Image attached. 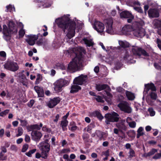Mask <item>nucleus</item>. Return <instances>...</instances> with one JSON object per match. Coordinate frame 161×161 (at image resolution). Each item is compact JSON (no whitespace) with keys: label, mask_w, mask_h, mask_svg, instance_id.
Returning <instances> with one entry per match:
<instances>
[{"label":"nucleus","mask_w":161,"mask_h":161,"mask_svg":"<svg viewBox=\"0 0 161 161\" xmlns=\"http://www.w3.org/2000/svg\"><path fill=\"white\" fill-rule=\"evenodd\" d=\"M42 88H43L42 87H39L38 86H35L34 88V90H35V91L36 92V93H37Z\"/></svg>","instance_id":"nucleus-58"},{"label":"nucleus","mask_w":161,"mask_h":161,"mask_svg":"<svg viewBox=\"0 0 161 161\" xmlns=\"http://www.w3.org/2000/svg\"><path fill=\"white\" fill-rule=\"evenodd\" d=\"M91 115L94 117H97L99 120L101 121L103 119V116L102 115L101 113L98 110H96L91 113Z\"/></svg>","instance_id":"nucleus-19"},{"label":"nucleus","mask_w":161,"mask_h":161,"mask_svg":"<svg viewBox=\"0 0 161 161\" xmlns=\"http://www.w3.org/2000/svg\"><path fill=\"white\" fill-rule=\"evenodd\" d=\"M29 145L27 144H25L23 146L21 152H25L28 148Z\"/></svg>","instance_id":"nucleus-45"},{"label":"nucleus","mask_w":161,"mask_h":161,"mask_svg":"<svg viewBox=\"0 0 161 161\" xmlns=\"http://www.w3.org/2000/svg\"><path fill=\"white\" fill-rule=\"evenodd\" d=\"M83 54L81 52L76 53V56L68 64V69L71 72H75L81 69L82 67Z\"/></svg>","instance_id":"nucleus-2"},{"label":"nucleus","mask_w":161,"mask_h":161,"mask_svg":"<svg viewBox=\"0 0 161 161\" xmlns=\"http://www.w3.org/2000/svg\"><path fill=\"white\" fill-rule=\"evenodd\" d=\"M128 135L130 137L134 138L136 136V132L134 130H130L128 133Z\"/></svg>","instance_id":"nucleus-38"},{"label":"nucleus","mask_w":161,"mask_h":161,"mask_svg":"<svg viewBox=\"0 0 161 161\" xmlns=\"http://www.w3.org/2000/svg\"><path fill=\"white\" fill-rule=\"evenodd\" d=\"M119 116L118 114L114 112L107 113L104 116L105 123L107 125H109L111 122H117L119 119Z\"/></svg>","instance_id":"nucleus-4"},{"label":"nucleus","mask_w":161,"mask_h":161,"mask_svg":"<svg viewBox=\"0 0 161 161\" xmlns=\"http://www.w3.org/2000/svg\"><path fill=\"white\" fill-rule=\"evenodd\" d=\"M4 66L5 69L12 71H15L19 68L17 63L11 61H7Z\"/></svg>","instance_id":"nucleus-5"},{"label":"nucleus","mask_w":161,"mask_h":161,"mask_svg":"<svg viewBox=\"0 0 161 161\" xmlns=\"http://www.w3.org/2000/svg\"><path fill=\"white\" fill-rule=\"evenodd\" d=\"M136 123L134 121H132L129 123V126L131 128H134L136 127Z\"/></svg>","instance_id":"nucleus-50"},{"label":"nucleus","mask_w":161,"mask_h":161,"mask_svg":"<svg viewBox=\"0 0 161 161\" xmlns=\"http://www.w3.org/2000/svg\"><path fill=\"white\" fill-rule=\"evenodd\" d=\"M31 135L32 139L35 141H39L42 136V133L37 130L32 131Z\"/></svg>","instance_id":"nucleus-14"},{"label":"nucleus","mask_w":161,"mask_h":161,"mask_svg":"<svg viewBox=\"0 0 161 161\" xmlns=\"http://www.w3.org/2000/svg\"><path fill=\"white\" fill-rule=\"evenodd\" d=\"M154 91L152 92L149 94V96H150L151 99L153 100H155L157 97V94L154 92Z\"/></svg>","instance_id":"nucleus-33"},{"label":"nucleus","mask_w":161,"mask_h":161,"mask_svg":"<svg viewBox=\"0 0 161 161\" xmlns=\"http://www.w3.org/2000/svg\"><path fill=\"white\" fill-rule=\"evenodd\" d=\"M161 158V153L156 154L153 157V158L154 159H160Z\"/></svg>","instance_id":"nucleus-49"},{"label":"nucleus","mask_w":161,"mask_h":161,"mask_svg":"<svg viewBox=\"0 0 161 161\" xmlns=\"http://www.w3.org/2000/svg\"><path fill=\"white\" fill-rule=\"evenodd\" d=\"M119 44L120 47L123 48L121 53V56L124 60H130L131 59L132 57L130 53V51L128 49H126V48L129 47H130V44L126 41H119Z\"/></svg>","instance_id":"nucleus-3"},{"label":"nucleus","mask_w":161,"mask_h":161,"mask_svg":"<svg viewBox=\"0 0 161 161\" xmlns=\"http://www.w3.org/2000/svg\"><path fill=\"white\" fill-rule=\"evenodd\" d=\"M0 56L3 58L6 57V53L4 51H0Z\"/></svg>","instance_id":"nucleus-64"},{"label":"nucleus","mask_w":161,"mask_h":161,"mask_svg":"<svg viewBox=\"0 0 161 161\" xmlns=\"http://www.w3.org/2000/svg\"><path fill=\"white\" fill-rule=\"evenodd\" d=\"M134 9L140 13L142 14L143 13V11L141 7H134Z\"/></svg>","instance_id":"nucleus-43"},{"label":"nucleus","mask_w":161,"mask_h":161,"mask_svg":"<svg viewBox=\"0 0 161 161\" xmlns=\"http://www.w3.org/2000/svg\"><path fill=\"white\" fill-rule=\"evenodd\" d=\"M36 151V149H33L29 151L28 152L25 153V155L29 157H32V154L34 153Z\"/></svg>","instance_id":"nucleus-35"},{"label":"nucleus","mask_w":161,"mask_h":161,"mask_svg":"<svg viewBox=\"0 0 161 161\" xmlns=\"http://www.w3.org/2000/svg\"><path fill=\"white\" fill-rule=\"evenodd\" d=\"M132 52L134 55L139 56L142 55L146 57L149 56V54L144 49L141 47H134L132 49Z\"/></svg>","instance_id":"nucleus-6"},{"label":"nucleus","mask_w":161,"mask_h":161,"mask_svg":"<svg viewBox=\"0 0 161 161\" xmlns=\"http://www.w3.org/2000/svg\"><path fill=\"white\" fill-rule=\"evenodd\" d=\"M112 25L113 22H110L107 23V25H106V32L108 33H110L112 31Z\"/></svg>","instance_id":"nucleus-29"},{"label":"nucleus","mask_w":161,"mask_h":161,"mask_svg":"<svg viewBox=\"0 0 161 161\" xmlns=\"http://www.w3.org/2000/svg\"><path fill=\"white\" fill-rule=\"evenodd\" d=\"M41 78V75L38 74L37 76V78L36 81H35V84L36 85L38 84L40 82Z\"/></svg>","instance_id":"nucleus-56"},{"label":"nucleus","mask_w":161,"mask_h":161,"mask_svg":"<svg viewBox=\"0 0 161 161\" xmlns=\"http://www.w3.org/2000/svg\"><path fill=\"white\" fill-rule=\"evenodd\" d=\"M25 34V30L23 29V28H21L19 32V38H22L23 37L24 35Z\"/></svg>","instance_id":"nucleus-39"},{"label":"nucleus","mask_w":161,"mask_h":161,"mask_svg":"<svg viewBox=\"0 0 161 161\" xmlns=\"http://www.w3.org/2000/svg\"><path fill=\"white\" fill-rule=\"evenodd\" d=\"M129 154L128 158H132L135 157V152L131 148L130 149Z\"/></svg>","instance_id":"nucleus-34"},{"label":"nucleus","mask_w":161,"mask_h":161,"mask_svg":"<svg viewBox=\"0 0 161 161\" xmlns=\"http://www.w3.org/2000/svg\"><path fill=\"white\" fill-rule=\"evenodd\" d=\"M120 110L125 112L130 113L131 112V109L129 106L128 103L126 101H122L118 105Z\"/></svg>","instance_id":"nucleus-8"},{"label":"nucleus","mask_w":161,"mask_h":161,"mask_svg":"<svg viewBox=\"0 0 161 161\" xmlns=\"http://www.w3.org/2000/svg\"><path fill=\"white\" fill-rule=\"evenodd\" d=\"M90 135L87 133H84L82 135V138L84 141V142L86 143L88 142H92V141H90L89 139Z\"/></svg>","instance_id":"nucleus-27"},{"label":"nucleus","mask_w":161,"mask_h":161,"mask_svg":"<svg viewBox=\"0 0 161 161\" xmlns=\"http://www.w3.org/2000/svg\"><path fill=\"white\" fill-rule=\"evenodd\" d=\"M49 152H47L42 151V158L44 159H47V158Z\"/></svg>","instance_id":"nucleus-41"},{"label":"nucleus","mask_w":161,"mask_h":161,"mask_svg":"<svg viewBox=\"0 0 161 161\" xmlns=\"http://www.w3.org/2000/svg\"><path fill=\"white\" fill-rule=\"evenodd\" d=\"M40 35V33H38L37 35L31 34L28 35V38L26 39V41L30 45L33 46L35 44L36 41L38 39Z\"/></svg>","instance_id":"nucleus-10"},{"label":"nucleus","mask_w":161,"mask_h":161,"mask_svg":"<svg viewBox=\"0 0 161 161\" xmlns=\"http://www.w3.org/2000/svg\"><path fill=\"white\" fill-rule=\"evenodd\" d=\"M148 14L150 18H158L159 16L158 10L155 8H150L148 11Z\"/></svg>","instance_id":"nucleus-13"},{"label":"nucleus","mask_w":161,"mask_h":161,"mask_svg":"<svg viewBox=\"0 0 161 161\" xmlns=\"http://www.w3.org/2000/svg\"><path fill=\"white\" fill-rule=\"evenodd\" d=\"M3 152H0V160H5L7 159V156H4V154Z\"/></svg>","instance_id":"nucleus-44"},{"label":"nucleus","mask_w":161,"mask_h":161,"mask_svg":"<svg viewBox=\"0 0 161 161\" xmlns=\"http://www.w3.org/2000/svg\"><path fill=\"white\" fill-rule=\"evenodd\" d=\"M93 27L98 32L101 33L103 32L105 27L104 25L102 23L98 21H95Z\"/></svg>","instance_id":"nucleus-11"},{"label":"nucleus","mask_w":161,"mask_h":161,"mask_svg":"<svg viewBox=\"0 0 161 161\" xmlns=\"http://www.w3.org/2000/svg\"><path fill=\"white\" fill-rule=\"evenodd\" d=\"M97 97L96 98L97 101L98 102L103 103L104 101L102 99V97L100 96H96Z\"/></svg>","instance_id":"nucleus-51"},{"label":"nucleus","mask_w":161,"mask_h":161,"mask_svg":"<svg viewBox=\"0 0 161 161\" xmlns=\"http://www.w3.org/2000/svg\"><path fill=\"white\" fill-rule=\"evenodd\" d=\"M4 39L7 42L10 41L11 39V35L9 32H4L3 33Z\"/></svg>","instance_id":"nucleus-31"},{"label":"nucleus","mask_w":161,"mask_h":161,"mask_svg":"<svg viewBox=\"0 0 161 161\" xmlns=\"http://www.w3.org/2000/svg\"><path fill=\"white\" fill-rule=\"evenodd\" d=\"M153 24L154 28L158 29L161 28V19H156L153 20Z\"/></svg>","instance_id":"nucleus-23"},{"label":"nucleus","mask_w":161,"mask_h":161,"mask_svg":"<svg viewBox=\"0 0 161 161\" xmlns=\"http://www.w3.org/2000/svg\"><path fill=\"white\" fill-rule=\"evenodd\" d=\"M68 121L67 120H63L61 122L60 126L62 127L63 131H66L67 130L66 127L68 125Z\"/></svg>","instance_id":"nucleus-26"},{"label":"nucleus","mask_w":161,"mask_h":161,"mask_svg":"<svg viewBox=\"0 0 161 161\" xmlns=\"http://www.w3.org/2000/svg\"><path fill=\"white\" fill-rule=\"evenodd\" d=\"M9 112V110L6 109L4 111L0 113V116L3 117L4 115L8 114Z\"/></svg>","instance_id":"nucleus-52"},{"label":"nucleus","mask_w":161,"mask_h":161,"mask_svg":"<svg viewBox=\"0 0 161 161\" xmlns=\"http://www.w3.org/2000/svg\"><path fill=\"white\" fill-rule=\"evenodd\" d=\"M7 11H9L11 12L13 10V9H15L14 7H13L11 5H9L7 6L6 7Z\"/></svg>","instance_id":"nucleus-54"},{"label":"nucleus","mask_w":161,"mask_h":161,"mask_svg":"<svg viewBox=\"0 0 161 161\" xmlns=\"http://www.w3.org/2000/svg\"><path fill=\"white\" fill-rule=\"evenodd\" d=\"M81 89V87L77 85H73L71 86L70 93H74L78 92Z\"/></svg>","instance_id":"nucleus-22"},{"label":"nucleus","mask_w":161,"mask_h":161,"mask_svg":"<svg viewBox=\"0 0 161 161\" xmlns=\"http://www.w3.org/2000/svg\"><path fill=\"white\" fill-rule=\"evenodd\" d=\"M3 33L4 32H10L9 28H8L7 26L5 25H3Z\"/></svg>","instance_id":"nucleus-57"},{"label":"nucleus","mask_w":161,"mask_h":161,"mask_svg":"<svg viewBox=\"0 0 161 161\" xmlns=\"http://www.w3.org/2000/svg\"><path fill=\"white\" fill-rule=\"evenodd\" d=\"M127 21L128 23H130L132 22L133 19L134 18V16L132 15L128 18Z\"/></svg>","instance_id":"nucleus-61"},{"label":"nucleus","mask_w":161,"mask_h":161,"mask_svg":"<svg viewBox=\"0 0 161 161\" xmlns=\"http://www.w3.org/2000/svg\"><path fill=\"white\" fill-rule=\"evenodd\" d=\"M118 127L119 129V131L124 134V133L123 132L122 130L126 131L127 128L126 126L123 124L119 125Z\"/></svg>","instance_id":"nucleus-32"},{"label":"nucleus","mask_w":161,"mask_h":161,"mask_svg":"<svg viewBox=\"0 0 161 161\" xmlns=\"http://www.w3.org/2000/svg\"><path fill=\"white\" fill-rule=\"evenodd\" d=\"M82 40L87 46L90 47L93 45V42H92L91 40H88L87 38H84L82 39Z\"/></svg>","instance_id":"nucleus-30"},{"label":"nucleus","mask_w":161,"mask_h":161,"mask_svg":"<svg viewBox=\"0 0 161 161\" xmlns=\"http://www.w3.org/2000/svg\"><path fill=\"white\" fill-rule=\"evenodd\" d=\"M43 39L42 38H41L39 39L36 42V44L38 46L40 45L43 44Z\"/></svg>","instance_id":"nucleus-59"},{"label":"nucleus","mask_w":161,"mask_h":161,"mask_svg":"<svg viewBox=\"0 0 161 161\" xmlns=\"http://www.w3.org/2000/svg\"><path fill=\"white\" fill-rule=\"evenodd\" d=\"M43 27H44V28L42 29V30L44 32L42 34V35H41V36H46L48 34V32L47 31V28L46 25H44Z\"/></svg>","instance_id":"nucleus-36"},{"label":"nucleus","mask_w":161,"mask_h":161,"mask_svg":"<svg viewBox=\"0 0 161 161\" xmlns=\"http://www.w3.org/2000/svg\"><path fill=\"white\" fill-rule=\"evenodd\" d=\"M67 83V81L62 79L57 80L55 83L54 90L58 92H61L62 87L65 86Z\"/></svg>","instance_id":"nucleus-9"},{"label":"nucleus","mask_w":161,"mask_h":161,"mask_svg":"<svg viewBox=\"0 0 161 161\" xmlns=\"http://www.w3.org/2000/svg\"><path fill=\"white\" fill-rule=\"evenodd\" d=\"M25 140L27 142H30V138L29 135H25Z\"/></svg>","instance_id":"nucleus-62"},{"label":"nucleus","mask_w":161,"mask_h":161,"mask_svg":"<svg viewBox=\"0 0 161 161\" xmlns=\"http://www.w3.org/2000/svg\"><path fill=\"white\" fill-rule=\"evenodd\" d=\"M61 99L59 97H54L50 99L47 105L50 108H53L59 103Z\"/></svg>","instance_id":"nucleus-12"},{"label":"nucleus","mask_w":161,"mask_h":161,"mask_svg":"<svg viewBox=\"0 0 161 161\" xmlns=\"http://www.w3.org/2000/svg\"><path fill=\"white\" fill-rule=\"evenodd\" d=\"M125 95L128 99L129 100H133L135 98L134 94L130 92L126 91Z\"/></svg>","instance_id":"nucleus-25"},{"label":"nucleus","mask_w":161,"mask_h":161,"mask_svg":"<svg viewBox=\"0 0 161 161\" xmlns=\"http://www.w3.org/2000/svg\"><path fill=\"white\" fill-rule=\"evenodd\" d=\"M87 76L86 75H81L80 76L75 77L74 80V84L82 85L86 83Z\"/></svg>","instance_id":"nucleus-7"},{"label":"nucleus","mask_w":161,"mask_h":161,"mask_svg":"<svg viewBox=\"0 0 161 161\" xmlns=\"http://www.w3.org/2000/svg\"><path fill=\"white\" fill-rule=\"evenodd\" d=\"M115 65L117 69H119L122 66V63L119 60L115 61Z\"/></svg>","instance_id":"nucleus-40"},{"label":"nucleus","mask_w":161,"mask_h":161,"mask_svg":"<svg viewBox=\"0 0 161 161\" xmlns=\"http://www.w3.org/2000/svg\"><path fill=\"white\" fill-rule=\"evenodd\" d=\"M42 125H43L42 123H40L39 125L37 124L31 125L27 127V129L29 131L34 130H38L41 129Z\"/></svg>","instance_id":"nucleus-18"},{"label":"nucleus","mask_w":161,"mask_h":161,"mask_svg":"<svg viewBox=\"0 0 161 161\" xmlns=\"http://www.w3.org/2000/svg\"><path fill=\"white\" fill-rule=\"evenodd\" d=\"M153 65L156 69L161 70V66L158 63L155 62L154 63Z\"/></svg>","instance_id":"nucleus-55"},{"label":"nucleus","mask_w":161,"mask_h":161,"mask_svg":"<svg viewBox=\"0 0 161 161\" xmlns=\"http://www.w3.org/2000/svg\"><path fill=\"white\" fill-rule=\"evenodd\" d=\"M37 93L39 97H43L44 96V92L43 88Z\"/></svg>","instance_id":"nucleus-48"},{"label":"nucleus","mask_w":161,"mask_h":161,"mask_svg":"<svg viewBox=\"0 0 161 161\" xmlns=\"http://www.w3.org/2000/svg\"><path fill=\"white\" fill-rule=\"evenodd\" d=\"M145 87L144 92H145L146 93H148L150 90L152 92L156 91V86L152 82L145 84Z\"/></svg>","instance_id":"nucleus-16"},{"label":"nucleus","mask_w":161,"mask_h":161,"mask_svg":"<svg viewBox=\"0 0 161 161\" xmlns=\"http://www.w3.org/2000/svg\"><path fill=\"white\" fill-rule=\"evenodd\" d=\"M130 6L132 7H134L135 5H140V3L136 1H130Z\"/></svg>","instance_id":"nucleus-37"},{"label":"nucleus","mask_w":161,"mask_h":161,"mask_svg":"<svg viewBox=\"0 0 161 161\" xmlns=\"http://www.w3.org/2000/svg\"><path fill=\"white\" fill-rule=\"evenodd\" d=\"M18 120L21 123V125L23 127H25L26 126L27 124V121L26 120H23L20 119H18Z\"/></svg>","instance_id":"nucleus-42"},{"label":"nucleus","mask_w":161,"mask_h":161,"mask_svg":"<svg viewBox=\"0 0 161 161\" xmlns=\"http://www.w3.org/2000/svg\"><path fill=\"white\" fill-rule=\"evenodd\" d=\"M95 87L96 90L98 91H100L105 89L108 91H111L110 86L106 84H96Z\"/></svg>","instance_id":"nucleus-15"},{"label":"nucleus","mask_w":161,"mask_h":161,"mask_svg":"<svg viewBox=\"0 0 161 161\" xmlns=\"http://www.w3.org/2000/svg\"><path fill=\"white\" fill-rule=\"evenodd\" d=\"M133 33L134 36L137 37H142L145 35V31L144 29H139L133 31Z\"/></svg>","instance_id":"nucleus-17"},{"label":"nucleus","mask_w":161,"mask_h":161,"mask_svg":"<svg viewBox=\"0 0 161 161\" xmlns=\"http://www.w3.org/2000/svg\"><path fill=\"white\" fill-rule=\"evenodd\" d=\"M148 111L149 112L151 116H153L155 115V112L153 110V109L152 108H149Z\"/></svg>","instance_id":"nucleus-47"},{"label":"nucleus","mask_w":161,"mask_h":161,"mask_svg":"<svg viewBox=\"0 0 161 161\" xmlns=\"http://www.w3.org/2000/svg\"><path fill=\"white\" fill-rule=\"evenodd\" d=\"M23 129L21 127H19L18 128V134L17 135V136H20L22 135L23 133Z\"/></svg>","instance_id":"nucleus-46"},{"label":"nucleus","mask_w":161,"mask_h":161,"mask_svg":"<svg viewBox=\"0 0 161 161\" xmlns=\"http://www.w3.org/2000/svg\"><path fill=\"white\" fill-rule=\"evenodd\" d=\"M78 128V127L76 126L71 127H69V130H70L72 131H75Z\"/></svg>","instance_id":"nucleus-60"},{"label":"nucleus","mask_w":161,"mask_h":161,"mask_svg":"<svg viewBox=\"0 0 161 161\" xmlns=\"http://www.w3.org/2000/svg\"><path fill=\"white\" fill-rule=\"evenodd\" d=\"M55 21L58 28H60L65 33L67 31L66 36L70 39L73 37L75 34L76 25L75 22L67 16H64L57 19Z\"/></svg>","instance_id":"nucleus-1"},{"label":"nucleus","mask_w":161,"mask_h":161,"mask_svg":"<svg viewBox=\"0 0 161 161\" xmlns=\"http://www.w3.org/2000/svg\"><path fill=\"white\" fill-rule=\"evenodd\" d=\"M8 27L10 32H16L17 29H16L15 23L12 21L9 22L8 24Z\"/></svg>","instance_id":"nucleus-21"},{"label":"nucleus","mask_w":161,"mask_h":161,"mask_svg":"<svg viewBox=\"0 0 161 161\" xmlns=\"http://www.w3.org/2000/svg\"><path fill=\"white\" fill-rule=\"evenodd\" d=\"M157 149L155 148H152L150 151L148 153H145L143 155L144 157H147L150 156L154 154L155 153L157 152Z\"/></svg>","instance_id":"nucleus-28"},{"label":"nucleus","mask_w":161,"mask_h":161,"mask_svg":"<svg viewBox=\"0 0 161 161\" xmlns=\"http://www.w3.org/2000/svg\"><path fill=\"white\" fill-rule=\"evenodd\" d=\"M157 44H158V47L161 50V40L158 39H157Z\"/></svg>","instance_id":"nucleus-63"},{"label":"nucleus","mask_w":161,"mask_h":161,"mask_svg":"<svg viewBox=\"0 0 161 161\" xmlns=\"http://www.w3.org/2000/svg\"><path fill=\"white\" fill-rule=\"evenodd\" d=\"M35 103V101L33 99H31L27 103V106L30 108H31L33 105Z\"/></svg>","instance_id":"nucleus-53"},{"label":"nucleus","mask_w":161,"mask_h":161,"mask_svg":"<svg viewBox=\"0 0 161 161\" xmlns=\"http://www.w3.org/2000/svg\"><path fill=\"white\" fill-rule=\"evenodd\" d=\"M132 15L130 12L127 11H122L120 14L121 18H127Z\"/></svg>","instance_id":"nucleus-24"},{"label":"nucleus","mask_w":161,"mask_h":161,"mask_svg":"<svg viewBox=\"0 0 161 161\" xmlns=\"http://www.w3.org/2000/svg\"><path fill=\"white\" fill-rule=\"evenodd\" d=\"M40 149L42 151L49 152L50 150V145L49 144H45L42 143H40Z\"/></svg>","instance_id":"nucleus-20"}]
</instances>
